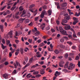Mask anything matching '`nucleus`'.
<instances>
[{"label":"nucleus","instance_id":"obj_25","mask_svg":"<svg viewBox=\"0 0 80 80\" xmlns=\"http://www.w3.org/2000/svg\"><path fill=\"white\" fill-rule=\"evenodd\" d=\"M73 53H70V56H71V58H73V56L74 55V53H73L74 52V51H72Z\"/></svg>","mask_w":80,"mask_h":80},{"label":"nucleus","instance_id":"obj_59","mask_svg":"<svg viewBox=\"0 0 80 80\" xmlns=\"http://www.w3.org/2000/svg\"><path fill=\"white\" fill-rule=\"evenodd\" d=\"M59 66L60 67H63V65L61 64H59Z\"/></svg>","mask_w":80,"mask_h":80},{"label":"nucleus","instance_id":"obj_30","mask_svg":"<svg viewBox=\"0 0 80 80\" xmlns=\"http://www.w3.org/2000/svg\"><path fill=\"white\" fill-rule=\"evenodd\" d=\"M12 13H11L10 15H8L6 17V18H10L12 17Z\"/></svg>","mask_w":80,"mask_h":80},{"label":"nucleus","instance_id":"obj_12","mask_svg":"<svg viewBox=\"0 0 80 80\" xmlns=\"http://www.w3.org/2000/svg\"><path fill=\"white\" fill-rule=\"evenodd\" d=\"M40 73L41 75H43L44 73H45V71L44 70V69H42L40 71Z\"/></svg>","mask_w":80,"mask_h":80},{"label":"nucleus","instance_id":"obj_53","mask_svg":"<svg viewBox=\"0 0 80 80\" xmlns=\"http://www.w3.org/2000/svg\"><path fill=\"white\" fill-rule=\"evenodd\" d=\"M14 65L15 68H17V64H16V63H15V62L14 63Z\"/></svg>","mask_w":80,"mask_h":80},{"label":"nucleus","instance_id":"obj_18","mask_svg":"<svg viewBox=\"0 0 80 80\" xmlns=\"http://www.w3.org/2000/svg\"><path fill=\"white\" fill-rule=\"evenodd\" d=\"M33 57H32L31 58L29 61V62L30 63H32V62H33Z\"/></svg>","mask_w":80,"mask_h":80},{"label":"nucleus","instance_id":"obj_5","mask_svg":"<svg viewBox=\"0 0 80 80\" xmlns=\"http://www.w3.org/2000/svg\"><path fill=\"white\" fill-rule=\"evenodd\" d=\"M35 33H34V35L36 37H38L40 35V32L38 30L35 31Z\"/></svg>","mask_w":80,"mask_h":80},{"label":"nucleus","instance_id":"obj_36","mask_svg":"<svg viewBox=\"0 0 80 80\" xmlns=\"http://www.w3.org/2000/svg\"><path fill=\"white\" fill-rule=\"evenodd\" d=\"M38 73H39L38 71H36L33 72V74L34 75H37V74H38Z\"/></svg>","mask_w":80,"mask_h":80},{"label":"nucleus","instance_id":"obj_61","mask_svg":"<svg viewBox=\"0 0 80 80\" xmlns=\"http://www.w3.org/2000/svg\"><path fill=\"white\" fill-rule=\"evenodd\" d=\"M64 63V62L62 61H61L60 62H59V64H62V65H63V64Z\"/></svg>","mask_w":80,"mask_h":80},{"label":"nucleus","instance_id":"obj_29","mask_svg":"<svg viewBox=\"0 0 80 80\" xmlns=\"http://www.w3.org/2000/svg\"><path fill=\"white\" fill-rule=\"evenodd\" d=\"M16 8V6H13L11 9V11H13L14 10H15V9Z\"/></svg>","mask_w":80,"mask_h":80},{"label":"nucleus","instance_id":"obj_10","mask_svg":"<svg viewBox=\"0 0 80 80\" xmlns=\"http://www.w3.org/2000/svg\"><path fill=\"white\" fill-rule=\"evenodd\" d=\"M61 33L63 35H68V34L67 33V31L64 30H63V31H62Z\"/></svg>","mask_w":80,"mask_h":80},{"label":"nucleus","instance_id":"obj_43","mask_svg":"<svg viewBox=\"0 0 80 80\" xmlns=\"http://www.w3.org/2000/svg\"><path fill=\"white\" fill-rule=\"evenodd\" d=\"M62 72H64L65 73L67 72V70L66 69H64L62 70Z\"/></svg>","mask_w":80,"mask_h":80},{"label":"nucleus","instance_id":"obj_17","mask_svg":"<svg viewBox=\"0 0 80 80\" xmlns=\"http://www.w3.org/2000/svg\"><path fill=\"white\" fill-rule=\"evenodd\" d=\"M68 63H69V62H67L65 65L64 66L65 68H67L68 67Z\"/></svg>","mask_w":80,"mask_h":80},{"label":"nucleus","instance_id":"obj_41","mask_svg":"<svg viewBox=\"0 0 80 80\" xmlns=\"http://www.w3.org/2000/svg\"><path fill=\"white\" fill-rule=\"evenodd\" d=\"M28 42L30 43H32V39H29Z\"/></svg>","mask_w":80,"mask_h":80},{"label":"nucleus","instance_id":"obj_38","mask_svg":"<svg viewBox=\"0 0 80 80\" xmlns=\"http://www.w3.org/2000/svg\"><path fill=\"white\" fill-rule=\"evenodd\" d=\"M63 38H64V39H65V40H68V37H67L66 36H64Z\"/></svg>","mask_w":80,"mask_h":80},{"label":"nucleus","instance_id":"obj_26","mask_svg":"<svg viewBox=\"0 0 80 80\" xmlns=\"http://www.w3.org/2000/svg\"><path fill=\"white\" fill-rule=\"evenodd\" d=\"M80 15V12H79L78 13L77 12H76L75 14V15L76 16H77L78 17Z\"/></svg>","mask_w":80,"mask_h":80},{"label":"nucleus","instance_id":"obj_27","mask_svg":"<svg viewBox=\"0 0 80 80\" xmlns=\"http://www.w3.org/2000/svg\"><path fill=\"white\" fill-rule=\"evenodd\" d=\"M28 50H29V49H28V48H25L24 49V51L25 52H27Z\"/></svg>","mask_w":80,"mask_h":80},{"label":"nucleus","instance_id":"obj_39","mask_svg":"<svg viewBox=\"0 0 80 80\" xmlns=\"http://www.w3.org/2000/svg\"><path fill=\"white\" fill-rule=\"evenodd\" d=\"M12 32H13V31H11L9 32L8 34L9 35H12Z\"/></svg>","mask_w":80,"mask_h":80},{"label":"nucleus","instance_id":"obj_46","mask_svg":"<svg viewBox=\"0 0 80 80\" xmlns=\"http://www.w3.org/2000/svg\"><path fill=\"white\" fill-rule=\"evenodd\" d=\"M41 42H42V39H39L37 41V42L38 43H40Z\"/></svg>","mask_w":80,"mask_h":80},{"label":"nucleus","instance_id":"obj_50","mask_svg":"<svg viewBox=\"0 0 80 80\" xmlns=\"http://www.w3.org/2000/svg\"><path fill=\"white\" fill-rule=\"evenodd\" d=\"M50 47L51 48V49H53V45H52V44H51L50 45Z\"/></svg>","mask_w":80,"mask_h":80},{"label":"nucleus","instance_id":"obj_60","mask_svg":"<svg viewBox=\"0 0 80 80\" xmlns=\"http://www.w3.org/2000/svg\"><path fill=\"white\" fill-rule=\"evenodd\" d=\"M19 40H15V42H16V43H17V44H18V43H19Z\"/></svg>","mask_w":80,"mask_h":80},{"label":"nucleus","instance_id":"obj_13","mask_svg":"<svg viewBox=\"0 0 80 80\" xmlns=\"http://www.w3.org/2000/svg\"><path fill=\"white\" fill-rule=\"evenodd\" d=\"M25 19V18H21L19 19V22H20V23H22L23 22V20H24Z\"/></svg>","mask_w":80,"mask_h":80},{"label":"nucleus","instance_id":"obj_31","mask_svg":"<svg viewBox=\"0 0 80 80\" xmlns=\"http://www.w3.org/2000/svg\"><path fill=\"white\" fill-rule=\"evenodd\" d=\"M12 73L13 75H15V74H17V70L15 69L13 72H12Z\"/></svg>","mask_w":80,"mask_h":80},{"label":"nucleus","instance_id":"obj_15","mask_svg":"<svg viewBox=\"0 0 80 80\" xmlns=\"http://www.w3.org/2000/svg\"><path fill=\"white\" fill-rule=\"evenodd\" d=\"M1 47L3 50H4V49L6 48H7V46H4L3 44L2 43L1 44Z\"/></svg>","mask_w":80,"mask_h":80},{"label":"nucleus","instance_id":"obj_49","mask_svg":"<svg viewBox=\"0 0 80 80\" xmlns=\"http://www.w3.org/2000/svg\"><path fill=\"white\" fill-rule=\"evenodd\" d=\"M7 5L5 6H4L2 8H1V10H4V9H5V8H6V7H7Z\"/></svg>","mask_w":80,"mask_h":80},{"label":"nucleus","instance_id":"obj_54","mask_svg":"<svg viewBox=\"0 0 80 80\" xmlns=\"http://www.w3.org/2000/svg\"><path fill=\"white\" fill-rule=\"evenodd\" d=\"M40 77H41L40 74H38L36 76V77H37V78Z\"/></svg>","mask_w":80,"mask_h":80},{"label":"nucleus","instance_id":"obj_58","mask_svg":"<svg viewBox=\"0 0 80 80\" xmlns=\"http://www.w3.org/2000/svg\"><path fill=\"white\" fill-rule=\"evenodd\" d=\"M70 30L72 31V32H73V33H75V31H74V30H73V28H71Z\"/></svg>","mask_w":80,"mask_h":80},{"label":"nucleus","instance_id":"obj_40","mask_svg":"<svg viewBox=\"0 0 80 80\" xmlns=\"http://www.w3.org/2000/svg\"><path fill=\"white\" fill-rule=\"evenodd\" d=\"M10 5V4H8V7H7V9H10V8H11V6H9V5Z\"/></svg>","mask_w":80,"mask_h":80},{"label":"nucleus","instance_id":"obj_28","mask_svg":"<svg viewBox=\"0 0 80 80\" xmlns=\"http://www.w3.org/2000/svg\"><path fill=\"white\" fill-rule=\"evenodd\" d=\"M37 12H38V9H36L34 11V13H35L34 14V16H35L37 15Z\"/></svg>","mask_w":80,"mask_h":80},{"label":"nucleus","instance_id":"obj_48","mask_svg":"<svg viewBox=\"0 0 80 80\" xmlns=\"http://www.w3.org/2000/svg\"><path fill=\"white\" fill-rule=\"evenodd\" d=\"M60 47H61V48H65V46L62 45H61L60 46Z\"/></svg>","mask_w":80,"mask_h":80},{"label":"nucleus","instance_id":"obj_47","mask_svg":"<svg viewBox=\"0 0 80 80\" xmlns=\"http://www.w3.org/2000/svg\"><path fill=\"white\" fill-rule=\"evenodd\" d=\"M15 18L17 19H19V18H20V17L17 15H15Z\"/></svg>","mask_w":80,"mask_h":80},{"label":"nucleus","instance_id":"obj_57","mask_svg":"<svg viewBox=\"0 0 80 80\" xmlns=\"http://www.w3.org/2000/svg\"><path fill=\"white\" fill-rule=\"evenodd\" d=\"M7 13H8V14H10V13H11V12H10V10H8L7 11Z\"/></svg>","mask_w":80,"mask_h":80},{"label":"nucleus","instance_id":"obj_34","mask_svg":"<svg viewBox=\"0 0 80 80\" xmlns=\"http://www.w3.org/2000/svg\"><path fill=\"white\" fill-rule=\"evenodd\" d=\"M48 13L49 15H52V11H51V10H49L48 11Z\"/></svg>","mask_w":80,"mask_h":80},{"label":"nucleus","instance_id":"obj_14","mask_svg":"<svg viewBox=\"0 0 80 80\" xmlns=\"http://www.w3.org/2000/svg\"><path fill=\"white\" fill-rule=\"evenodd\" d=\"M54 52L56 53V54H58L60 52H59V51L58 49H56L54 51Z\"/></svg>","mask_w":80,"mask_h":80},{"label":"nucleus","instance_id":"obj_52","mask_svg":"<svg viewBox=\"0 0 80 80\" xmlns=\"http://www.w3.org/2000/svg\"><path fill=\"white\" fill-rule=\"evenodd\" d=\"M79 58V57L78 56H77L75 58V60H78Z\"/></svg>","mask_w":80,"mask_h":80},{"label":"nucleus","instance_id":"obj_6","mask_svg":"<svg viewBox=\"0 0 80 80\" xmlns=\"http://www.w3.org/2000/svg\"><path fill=\"white\" fill-rule=\"evenodd\" d=\"M75 68V64L72 63H70V70H73Z\"/></svg>","mask_w":80,"mask_h":80},{"label":"nucleus","instance_id":"obj_9","mask_svg":"<svg viewBox=\"0 0 80 80\" xmlns=\"http://www.w3.org/2000/svg\"><path fill=\"white\" fill-rule=\"evenodd\" d=\"M39 53V52H38L36 53V54H37L36 56L37 57V58H40L42 57V54H40Z\"/></svg>","mask_w":80,"mask_h":80},{"label":"nucleus","instance_id":"obj_11","mask_svg":"<svg viewBox=\"0 0 80 80\" xmlns=\"http://www.w3.org/2000/svg\"><path fill=\"white\" fill-rule=\"evenodd\" d=\"M55 4L57 6V8L58 9L60 8V5H59V3L58 2H55Z\"/></svg>","mask_w":80,"mask_h":80},{"label":"nucleus","instance_id":"obj_56","mask_svg":"<svg viewBox=\"0 0 80 80\" xmlns=\"http://www.w3.org/2000/svg\"><path fill=\"white\" fill-rule=\"evenodd\" d=\"M9 63L8 62H4V64L5 65H8Z\"/></svg>","mask_w":80,"mask_h":80},{"label":"nucleus","instance_id":"obj_8","mask_svg":"<svg viewBox=\"0 0 80 80\" xmlns=\"http://www.w3.org/2000/svg\"><path fill=\"white\" fill-rule=\"evenodd\" d=\"M60 74H61V73H60V72L57 71L55 72V77H57V75H60Z\"/></svg>","mask_w":80,"mask_h":80},{"label":"nucleus","instance_id":"obj_19","mask_svg":"<svg viewBox=\"0 0 80 80\" xmlns=\"http://www.w3.org/2000/svg\"><path fill=\"white\" fill-rule=\"evenodd\" d=\"M20 52L22 55L23 54V48H20Z\"/></svg>","mask_w":80,"mask_h":80},{"label":"nucleus","instance_id":"obj_32","mask_svg":"<svg viewBox=\"0 0 80 80\" xmlns=\"http://www.w3.org/2000/svg\"><path fill=\"white\" fill-rule=\"evenodd\" d=\"M35 5L34 4H32L31 5L30 7H29V8H33V7H34Z\"/></svg>","mask_w":80,"mask_h":80},{"label":"nucleus","instance_id":"obj_22","mask_svg":"<svg viewBox=\"0 0 80 80\" xmlns=\"http://www.w3.org/2000/svg\"><path fill=\"white\" fill-rule=\"evenodd\" d=\"M44 45H45V44H44L43 42H42L39 44L40 47H43Z\"/></svg>","mask_w":80,"mask_h":80},{"label":"nucleus","instance_id":"obj_55","mask_svg":"<svg viewBox=\"0 0 80 80\" xmlns=\"http://www.w3.org/2000/svg\"><path fill=\"white\" fill-rule=\"evenodd\" d=\"M20 25H21L20 24L18 23L17 25V26L16 27V28H18V27H20Z\"/></svg>","mask_w":80,"mask_h":80},{"label":"nucleus","instance_id":"obj_62","mask_svg":"<svg viewBox=\"0 0 80 80\" xmlns=\"http://www.w3.org/2000/svg\"><path fill=\"white\" fill-rule=\"evenodd\" d=\"M33 25V22H31L29 24H28L29 26H32Z\"/></svg>","mask_w":80,"mask_h":80},{"label":"nucleus","instance_id":"obj_24","mask_svg":"<svg viewBox=\"0 0 80 80\" xmlns=\"http://www.w3.org/2000/svg\"><path fill=\"white\" fill-rule=\"evenodd\" d=\"M30 22V20L29 19H26L25 21V23H29Z\"/></svg>","mask_w":80,"mask_h":80},{"label":"nucleus","instance_id":"obj_16","mask_svg":"<svg viewBox=\"0 0 80 80\" xmlns=\"http://www.w3.org/2000/svg\"><path fill=\"white\" fill-rule=\"evenodd\" d=\"M23 9H24V8H23V6H20V7H19V11H22L23 10Z\"/></svg>","mask_w":80,"mask_h":80},{"label":"nucleus","instance_id":"obj_3","mask_svg":"<svg viewBox=\"0 0 80 80\" xmlns=\"http://www.w3.org/2000/svg\"><path fill=\"white\" fill-rule=\"evenodd\" d=\"M45 14H46V11L45 10H43L41 14L40 18H43L44 17V15Z\"/></svg>","mask_w":80,"mask_h":80},{"label":"nucleus","instance_id":"obj_64","mask_svg":"<svg viewBox=\"0 0 80 80\" xmlns=\"http://www.w3.org/2000/svg\"><path fill=\"white\" fill-rule=\"evenodd\" d=\"M78 66L79 67H80V61H78Z\"/></svg>","mask_w":80,"mask_h":80},{"label":"nucleus","instance_id":"obj_63","mask_svg":"<svg viewBox=\"0 0 80 80\" xmlns=\"http://www.w3.org/2000/svg\"><path fill=\"white\" fill-rule=\"evenodd\" d=\"M78 22L77 21L76 22L74 21L73 22V25H75Z\"/></svg>","mask_w":80,"mask_h":80},{"label":"nucleus","instance_id":"obj_51","mask_svg":"<svg viewBox=\"0 0 80 80\" xmlns=\"http://www.w3.org/2000/svg\"><path fill=\"white\" fill-rule=\"evenodd\" d=\"M2 43H3V44H5V40L3 39L2 40Z\"/></svg>","mask_w":80,"mask_h":80},{"label":"nucleus","instance_id":"obj_21","mask_svg":"<svg viewBox=\"0 0 80 80\" xmlns=\"http://www.w3.org/2000/svg\"><path fill=\"white\" fill-rule=\"evenodd\" d=\"M16 65H17V66H18V67H21V65H20V63L17 61L16 62Z\"/></svg>","mask_w":80,"mask_h":80},{"label":"nucleus","instance_id":"obj_37","mask_svg":"<svg viewBox=\"0 0 80 80\" xmlns=\"http://www.w3.org/2000/svg\"><path fill=\"white\" fill-rule=\"evenodd\" d=\"M64 57L65 58H68V54L67 53H66L65 54Z\"/></svg>","mask_w":80,"mask_h":80},{"label":"nucleus","instance_id":"obj_45","mask_svg":"<svg viewBox=\"0 0 80 80\" xmlns=\"http://www.w3.org/2000/svg\"><path fill=\"white\" fill-rule=\"evenodd\" d=\"M29 65H30V64L29 63H27L24 67V68H25L26 67H27L29 66Z\"/></svg>","mask_w":80,"mask_h":80},{"label":"nucleus","instance_id":"obj_35","mask_svg":"<svg viewBox=\"0 0 80 80\" xmlns=\"http://www.w3.org/2000/svg\"><path fill=\"white\" fill-rule=\"evenodd\" d=\"M38 20V17H37L35 18L34 20L35 22H37Z\"/></svg>","mask_w":80,"mask_h":80},{"label":"nucleus","instance_id":"obj_2","mask_svg":"<svg viewBox=\"0 0 80 80\" xmlns=\"http://www.w3.org/2000/svg\"><path fill=\"white\" fill-rule=\"evenodd\" d=\"M22 13V14L21 16V17L22 18H24V17H25V16H26V15H25L26 13V10H24L23 11Z\"/></svg>","mask_w":80,"mask_h":80},{"label":"nucleus","instance_id":"obj_7","mask_svg":"<svg viewBox=\"0 0 80 80\" xmlns=\"http://www.w3.org/2000/svg\"><path fill=\"white\" fill-rule=\"evenodd\" d=\"M3 77L5 79H8V74L7 73L3 74Z\"/></svg>","mask_w":80,"mask_h":80},{"label":"nucleus","instance_id":"obj_1","mask_svg":"<svg viewBox=\"0 0 80 80\" xmlns=\"http://www.w3.org/2000/svg\"><path fill=\"white\" fill-rule=\"evenodd\" d=\"M64 16L65 17L64 18V19H63L62 20V22L61 23V24H62V25L65 26L67 25V24L64 23H67V22H68L67 21L69 19H70V18H69L70 17V16H68V14L67 13L65 14Z\"/></svg>","mask_w":80,"mask_h":80},{"label":"nucleus","instance_id":"obj_20","mask_svg":"<svg viewBox=\"0 0 80 80\" xmlns=\"http://www.w3.org/2000/svg\"><path fill=\"white\" fill-rule=\"evenodd\" d=\"M73 19L74 20V22H78V19L77 18H76L75 17H73Z\"/></svg>","mask_w":80,"mask_h":80},{"label":"nucleus","instance_id":"obj_44","mask_svg":"<svg viewBox=\"0 0 80 80\" xmlns=\"http://www.w3.org/2000/svg\"><path fill=\"white\" fill-rule=\"evenodd\" d=\"M16 36L17 37L18 36H19V35H20V34H19V33H18V32H16Z\"/></svg>","mask_w":80,"mask_h":80},{"label":"nucleus","instance_id":"obj_4","mask_svg":"<svg viewBox=\"0 0 80 80\" xmlns=\"http://www.w3.org/2000/svg\"><path fill=\"white\" fill-rule=\"evenodd\" d=\"M66 25L65 27H64V28L65 30H70V25Z\"/></svg>","mask_w":80,"mask_h":80},{"label":"nucleus","instance_id":"obj_23","mask_svg":"<svg viewBox=\"0 0 80 80\" xmlns=\"http://www.w3.org/2000/svg\"><path fill=\"white\" fill-rule=\"evenodd\" d=\"M59 30L60 31V32H61H61L62 31H63V28H62L61 27H59Z\"/></svg>","mask_w":80,"mask_h":80},{"label":"nucleus","instance_id":"obj_33","mask_svg":"<svg viewBox=\"0 0 80 80\" xmlns=\"http://www.w3.org/2000/svg\"><path fill=\"white\" fill-rule=\"evenodd\" d=\"M64 40L63 38H61L60 40V41L61 42H62V43L64 42Z\"/></svg>","mask_w":80,"mask_h":80},{"label":"nucleus","instance_id":"obj_42","mask_svg":"<svg viewBox=\"0 0 80 80\" xmlns=\"http://www.w3.org/2000/svg\"><path fill=\"white\" fill-rule=\"evenodd\" d=\"M67 5V3H65L62 4V7H66Z\"/></svg>","mask_w":80,"mask_h":80}]
</instances>
